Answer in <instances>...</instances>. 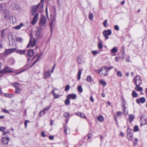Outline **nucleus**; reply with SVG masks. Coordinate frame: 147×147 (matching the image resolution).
Returning <instances> with one entry per match:
<instances>
[{
  "instance_id": "obj_20",
  "label": "nucleus",
  "mask_w": 147,
  "mask_h": 147,
  "mask_svg": "<svg viewBox=\"0 0 147 147\" xmlns=\"http://www.w3.org/2000/svg\"><path fill=\"white\" fill-rule=\"evenodd\" d=\"M34 54V51L33 50L31 49L29 50L27 53V55L30 57L32 56Z\"/></svg>"
},
{
  "instance_id": "obj_16",
  "label": "nucleus",
  "mask_w": 147,
  "mask_h": 147,
  "mask_svg": "<svg viewBox=\"0 0 147 147\" xmlns=\"http://www.w3.org/2000/svg\"><path fill=\"white\" fill-rule=\"evenodd\" d=\"M9 138H8L3 137L2 138V142L4 144H7L9 142Z\"/></svg>"
},
{
  "instance_id": "obj_6",
  "label": "nucleus",
  "mask_w": 147,
  "mask_h": 147,
  "mask_svg": "<svg viewBox=\"0 0 147 147\" xmlns=\"http://www.w3.org/2000/svg\"><path fill=\"white\" fill-rule=\"evenodd\" d=\"M32 36L31 35H30V40L29 44L27 46V48L33 47L36 45V41L34 39H32Z\"/></svg>"
},
{
  "instance_id": "obj_19",
  "label": "nucleus",
  "mask_w": 147,
  "mask_h": 147,
  "mask_svg": "<svg viewBox=\"0 0 147 147\" xmlns=\"http://www.w3.org/2000/svg\"><path fill=\"white\" fill-rule=\"evenodd\" d=\"M16 51L17 53L20 55H24L26 52V51L25 50H16Z\"/></svg>"
},
{
  "instance_id": "obj_55",
  "label": "nucleus",
  "mask_w": 147,
  "mask_h": 147,
  "mask_svg": "<svg viewBox=\"0 0 147 147\" xmlns=\"http://www.w3.org/2000/svg\"><path fill=\"white\" fill-rule=\"evenodd\" d=\"M114 29L115 30L118 31V30H119V28L118 26L115 25L114 26Z\"/></svg>"
},
{
  "instance_id": "obj_56",
  "label": "nucleus",
  "mask_w": 147,
  "mask_h": 147,
  "mask_svg": "<svg viewBox=\"0 0 147 147\" xmlns=\"http://www.w3.org/2000/svg\"><path fill=\"white\" fill-rule=\"evenodd\" d=\"M41 136L42 137H45L46 136L45 134V133L44 131H42L41 133Z\"/></svg>"
},
{
  "instance_id": "obj_43",
  "label": "nucleus",
  "mask_w": 147,
  "mask_h": 147,
  "mask_svg": "<svg viewBox=\"0 0 147 147\" xmlns=\"http://www.w3.org/2000/svg\"><path fill=\"white\" fill-rule=\"evenodd\" d=\"M64 129L65 133L67 134V125H65L64 126Z\"/></svg>"
},
{
  "instance_id": "obj_60",
  "label": "nucleus",
  "mask_w": 147,
  "mask_h": 147,
  "mask_svg": "<svg viewBox=\"0 0 147 147\" xmlns=\"http://www.w3.org/2000/svg\"><path fill=\"white\" fill-rule=\"evenodd\" d=\"M113 67H114L112 66H111L108 67H107V70L109 71V70H110L112 69L113 68Z\"/></svg>"
},
{
  "instance_id": "obj_29",
  "label": "nucleus",
  "mask_w": 147,
  "mask_h": 147,
  "mask_svg": "<svg viewBox=\"0 0 147 147\" xmlns=\"http://www.w3.org/2000/svg\"><path fill=\"white\" fill-rule=\"evenodd\" d=\"M117 51V47H115L113 48L110 51L112 53H115Z\"/></svg>"
},
{
  "instance_id": "obj_35",
  "label": "nucleus",
  "mask_w": 147,
  "mask_h": 147,
  "mask_svg": "<svg viewBox=\"0 0 147 147\" xmlns=\"http://www.w3.org/2000/svg\"><path fill=\"white\" fill-rule=\"evenodd\" d=\"M12 85L13 87H14L15 88L19 87V83H14L12 84Z\"/></svg>"
},
{
  "instance_id": "obj_46",
  "label": "nucleus",
  "mask_w": 147,
  "mask_h": 147,
  "mask_svg": "<svg viewBox=\"0 0 147 147\" xmlns=\"http://www.w3.org/2000/svg\"><path fill=\"white\" fill-rule=\"evenodd\" d=\"M45 113V112L43 110L41 111L39 113V115L40 116H42Z\"/></svg>"
},
{
  "instance_id": "obj_44",
  "label": "nucleus",
  "mask_w": 147,
  "mask_h": 147,
  "mask_svg": "<svg viewBox=\"0 0 147 147\" xmlns=\"http://www.w3.org/2000/svg\"><path fill=\"white\" fill-rule=\"evenodd\" d=\"M69 99L67 98V99L65 100V105H68L70 104V102Z\"/></svg>"
},
{
  "instance_id": "obj_25",
  "label": "nucleus",
  "mask_w": 147,
  "mask_h": 147,
  "mask_svg": "<svg viewBox=\"0 0 147 147\" xmlns=\"http://www.w3.org/2000/svg\"><path fill=\"white\" fill-rule=\"evenodd\" d=\"M136 86L135 88V89L139 92H140L142 90V88L141 87H140L139 86L140 85H136Z\"/></svg>"
},
{
  "instance_id": "obj_9",
  "label": "nucleus",
  "mask_w": 147,
  "mask_h": 147,
  "mask_svg": "<svg viewBox=\"0 0 147 147\" xmlns=\"http://www.w3.org/2000/svg\"><path fill=\"white\" fill-rule=\"evenodd\" d=\"M55 17L53 16H51V23H50L49 24V26H50L51 28V32H52V28L53 27V26L55 24Z\"/></svg>"
},
{
  "instance_id": "obj_2",
  "label": "nucleus",
  "mask_w": 147,
  "mask_h": 147,
  "mask_svg": "<svg viewBox=\"0 0 147 147\" xmlns=\"http://www.w3.org/2000/svg\"><path fill=\"white\" fill-rule=\"evenodd\" d=\"M43 4L41 3H38V4L36 5L33 6L31 11L32 15H34L37 9L39 11H41L43 9Z\"/></svg>"
},
{
  "instance_id": "obj_42",
  "label": "nucleus",
  "mask_w": 147,
  "mask_h": 147,
  "mask_svg": "<svg viewBox=\"0 0 147 147\" xmlns=\"http://www.w3.org/2000/svg\"><path fill=\"white\" fill-rule=\"evenodd\" d=\"M16 40L18 42H22L23 41V39L21 37H18L16 38Z\"/></svg>"
},
{
  "instance_id": "obj_12",
  "label": "nucleus",
  "mask_w": 147,
  "mask_h": 147,
  "mask_svg": "<svg viewBox=\"0 0 147 147\" xmlns=\"http://www.w3.org/2000/svg\"><path fill=\"white\" fill-rule=\"evenodd\" d=\"M10 7L14 10H19L20 7L19 5L18 4H16L15 3H12L10 6Z\"/></svg>"
},
{
  "instance_id": "obj_34",
  "label": "nucleus",
  "mask_w": 147,
  "mask_h": 147,
  "mask_svg": "<svg viewBox=\"0 0 147 147\" xmlns=\"http://www.w3.org/2000/svg\"><path fill=\"white\" fill-rule=\"evenodd\" d=\"M132 95L134 98H136L138 96V94L136 93L135 91H132Z\"/></svg>"
},
{
  "instance_id": "obj_3",
  "label": "nucleus",
  "mask_w": 147,
  "mask_h": 147,
  "mask_svg": "<svg viewBox=\"0 0 147 147\" xmlns=\"http://www.w3.org/2000/svg\"><path fill=\"white\" fill-rule=\"evenodd\" d=\"M46 19L44 16L42 17L40 20L39 22V27L43 29L45 27V24L46 23Z\"/></svg>"
},
{
  "instance_id": "obj_7",
  "label": "nucleus",
  "mask_w": 147,
  "mask_h": 147,
  "mask_svg": "<svg viewBox=\"0 0 147 147\" xmlns=\"http://www.w3.org/2000/svg\"><path fill=\"white\" fill-rule=\"evenodd\" d=\"M133 81L136 85H140L142 83V81L141 78L139 76H137L134 78L133 80Z\"/></svg>"
},
{
  "instance_id": "obj_51",
  "label": "nucleus",
  "mask_w": 147,
  "mask_h": 147,
  "mask_svg": "<svg viewBox=\"0 0 147 147\" xmlns=\"http://www.w3.org/2000/svg\"><path fill=\"white\" fill-rule=\"evenodd\" d=\"M5 129V128L4 127H0V131H4Z\"/></svg>"
},
{
  "instance_id": "obj_30",
  "label": "nucleus",
  "mask_w": 147,
  "mask_h": 147,
  "mask_svg": "<svg viewBox=\"0 0 147 147\" xmlns=\"http://www.w3.org/2000/svg\"><path fill=\"white\" fill-rule=\"evenodd\" d=\"M78 63L79 64H81L82 63V58L80 57H78L77 59Z\"/></svg>"
},
{
  "instance_id": "obj_28",
  "label": "nucleus",
  "mask_w": 147,
  "mask_h": 147,
  "mask_svg": "<svg viewBox=\"0 0 147 147\" xmlns=\"http://www.w3.org/2000/svg\"><path fill=\"white\" fill-rule=\"evenodd\" d=\"M82 74V71L79 70L78 74L77 79L78 80H80L81 78V75Z\"/></svg>"
},
{
  "instance_id": "obj_48",
  "label": "nucleus",
  "mask_w": 147,
  "mask_h": 147,
  "mask_svg": "<svg viewBox=\"0 0 147 147\" xmlns=\"http://www.w3.org/2000/svg\"><path fill=\"white\" fill-rule=\"evenodd\" d=\"M138 141V140L137 138H135L134 141H133V142L134 145H136Z\"/></svg>"
},
{
  "instance_id": "obj_54",
  "label": "nucleus",
  "mask_w": 147,
  "mask_h": 147,
  "mask_svg": "<svg viewBox=\"0 0 147 147\" xmlns=\"http://www.w3.org/2000/svg\"><path fill=\"white\" fill-rule=\"evenodd\" d=\"M54 96V98H59V95L57 94H54L53 95Z\"/></svg>"
},
{
  "instance_id": "obj_45",
  "label": "nucleus",
  "mask_w": 147,
  "mask_h": 147,
  "mask_svg": "<svg viewBox=\"0 0 147 147\" xmlns=\"http://www.w3.org/2000/svg\"><path fill=\"white\" fill-rule=\"evenodd\" d=\"M134 132H137L139 131V128L138 126H136L134 127Z\"/></svg>"
},
{
  "instance_id": "obj_31",
  "label": "nucleus",
  "mask_w": 147,
  "mask_h": 147,
  "mask_svg": "<svg viewBox=\"0 0 147 147\" xmlns=\"http://www.w3.org/2000/svg\"><path fill=\"white\" fill-rule=\"evenodd\" d=\"M41 56V54L38 56L37 59L32 64L31 66L30 67H31L34 65L40 59V57Z\"/></svg>"
},
{
  "instance_id": "obj_40",
  "label": "nucleus",
  "mask_w": 147,
  "mask_h": 147,
  "mask_svg": "<svg viewBox=\"0 0 147 147\" xmlns=\"http://www.w3.org/2000/svg\"><path fill=\"white\" fill-rule=\"evenodd\" d=\"M107 20H104L103 23V25L105 27H107L108 26L107 25Z\"/></svg>"
},
{
  "instance_id": "obj_37",
  "label": "nucleus",
  "mask_w": 147,
  "mask_h": 147,
  "mask_svg": "<svg viewBox=\"0 0 147 147\" xmlns=\"http://www.w3.org/2000/svg\"><path fill=\"white\" fill-rule=\"evenodd\" d=\"M77 89L79 92L81 93L83 91V89L81 86H79L78 87Z\"/></svg>"
},
{
  "instance_id": "obj_17",
  "label": "nucleus",
  "mask_w": 147,
  "mask_h": 147,
  "mask_svg": "<svg viewBox=\"0 0 147 147\" xmlns=\"http://www.w3.org/2000/svg\"><path fill=\"white\" fill-rule=\"evenodd\" d=\"M51 76V74L49 71H46L45 72L44 77L45 79H46L50 77Z\"/></svg>"
},
{
  "instance_id": "obj_58",
  "label": "nucleus",
  "mask_w": 147,
  "mask_h": 147,
  "mask_svg": "<svg viewBox=\"0 0 147 147\" xmlns=\"http://www.w3.org/2000/svg\"><path fill=\"white\" fill-rule=\"evenodd\" d=\"M9 133H10V132H9V131H6V132H3V135H5L7 134H9Z\"/></svg>"
},
{
  "instance_id": "obj_47",
  "label": "nucleus",
  "mask_w": 147,
  "mask_h": 147,
  "mask_svg": "<svg viewBox=\"0 0 147 147\" xmlns=\"http://www.w3.org/2000/svg\"><path fill=\"white\" fill-rule=\"evenodd\" d=\"M69 115V113L67 112H66L65 113L63 114V116L65 117H68Z\"/></svg>"
},
{
  "instance_id": "obj_23",
  "label": "nucleus",
  "mask_w": 147,
  "mask_h": 147,
  "mask_svg": "<svg viewBox=\"0 0 147 147\" xmlns=\"http://www.w3.org/2000/svg\"><path fill=\"white\" fill-rule=\"evenodd\" d=\"M129 121L130 123H131L134 119V116L132 114H129Z\"/></svg>"
},
{
  "instance_id": "obj_5",
  "label": "nucleus",
  "mask_w": 147,
  "mask_h": 147,
  "mask_svg": "<svg viewBox=\"0 0 147 147\" xmlns=\"http://www.w3.org/2000/svg\"><path fill=\"white\" fill-rule=\"evenodd\" d=\"M111 34L112 31L110 29L104 30L102 32V34L105 40L108 39L109 38L108 36H111Z\"/></svg>"
},
{
  "instance_id": "obj_13",
  "label": "nucleus",
  "mask_w": 147,
  "mask_h": 147,
  "mask_svg": "<svg viewBox=\"0 0 147 147\" xmlns=\"http://www.w3.org/2000/svg\"><path fill=\"white\" fill-rule=\"evenodd\" d=\"M13 71L12 69H11L9 67H5L2 71V73H5L9 72H12Z\"/></svg>"
},
{
  "instance_id": "obj_57",
  "label": "nucleus",
  "mask_w": 147,
  "mask_h": 147,
  "mask_svg": "<svg viewBox=\"0 0 147 147\" xmlns=\"http://www.w3.org/2000/svg\"><path fill=\"white\" fill-rule=\"evenodd\" d=\"M80 115V117H81L82 118H86L85 115L84 114L82 113H81Z\"/></svg>"
},
{
  "instance_id": "obj_64",
  "label": "nucleus",
  "mask_w": 147,
  "mask_h": 147,
  "mask_svg": "<svg viewBox=\"0 0 147 147\" xmlns=\"http://www.w3.org/2000/svg\"><path fill=\"white\" fill-rule=\"evenodd\" d=\"M92 136V134L90 133L88 134V138H90Z\"/></svg>"
},
{
  "instance_id": "obj_22",
  "label": "nucleus",
  "mask_w": 147,
  "mask_h": 147,
  "mask_svg": "<svg viewBox=\"0 0 147 147\" xmlns=\"http://www.w3.org/2000/svg\"><path fill=\"white\" fill-rule=\"evenodd\" d=\"M86 80L88 82L90 83L92 82L93 80L91 76H88L87 77Z\"/></svg>"
},
{
  "instance_id": "obj_33",
  "label": "nucleus",
  "mask_w": 147,
  "mask_h": 147,
  "mask_svg": "<svg viewBox=\"0 0 147 147\" xmlns=\"http://www.w3.org/2000/svg\"><path fill=\"white\" fill-rule=\"evenodd\" d=\"M4 96L6 97L9 98H11L13 97V94L7 93L4 94Z\"/></svg>"
},
{
  "instance_id": "obj_36",
  "label": "nucleus",
  "mask_w": 147,
  "mask_h": 147,
  "mask_svg": "<svg viewBox=\"0 0 147 147\" xmlns=\"http://www.w3.org/2000/svg\"><path fill=\"white\" fill-rule=\"evenodd\" d=\"M98 49H102L103 48V45L102 42H99L98 45Z\"/></svg>"
},
{
  "instance_id": "obj_27",
  "label": "nucleus",
  "mask_w": 147,
  "mask_h": 147,
  "mask_svg": "<svg viewBox=\"0 0 147 147\" xmlns=\"http://www.w3.org/2000/svg\"><path fill=\"white\" fill-rule=\"evenodd\" d=\"M93 14L91 12H90L89 13V15H88V18H89V19L90 20L92 21L93 20Z\"/></svg>"
},
{
  "instance_id": "obj_11",
  "label": "nucleus",
  "mask_w": 147,
  "mask_h": 147,
  "mask_svg": "<svg viewBox=\"0 0 147 147\" xmlns=\"http://www.w3.org/2000/svg\"><path fill=\"white\" fill-rule=\"evenodd\" d=\"M39 14L38 13H36L33 18L32 21L31 22V23L33 25H35L37 22Z\"/></svg>"
},
{
  "instance_id": "obj_52",
  "label": "nucleus",
  "mask_w": 147,
  "mask_h": 147,
  "mask_svg": "<svg viewBox=\"0 0 147 147\" xmlns=\"http://www.w3.org/2000/svg\"><path fill=\"white\" fill-rule=\"evenodd\" d=\"M116 114L117 116H120L122 115V112L120 111H117Z\"/></svg>"
},
{
  "instance_id": "obj_41",
  "label": "nucleus",
  "mask_w": 147,
  "mask_h": 147,
  "mask_svg": "<svg viewBox=\"0 0 147 147\" xmlns=\"http://www.w3.org/2000/svg\"><path fill=\"white\" fill-rule=\"evenodd\" d=\"M125 109H126V108L125 107V105H123V110L124 111L123 112L124 114L125 115H126L128 114V112L127 111H125Z\"/></svg>"
},
{
  "instance_id": "obj_53",
  "label": "nucleus",
  "mask_w": 147,
  "mask_h": 147,
  "mask_svg": "<svg viewBox=\"0 0 147 147\" xmlns=\"http://www.w3.org/2000/svg\"><path fill=\"white\" fill-rule=\"evenodd\" d=\"M29 122V121L28 120H26L25 121V122H24V124H25V128H26L27 127V124Z\"/></svg>"
},
{
  "instance_id": "obj_24",
  "label": "nucleus",
  "mask_w": 147,
  "mask_h": 147,
  "mask_svg": "<svg viewBox=\"0 0 147 147\" xmlns=\"http://www.w3.org/2000/svg\"><path fill=\"white\" fill-rule=\"evenodd\" d=\"M24 26V24L22 23H21L20 25L14 27V28L16 30H19Z\"/></svg>"
},
{
  "instance_id": "obj_18",
  "label": "nucleus",
  "mask_w": 147,
  "mask_h": 147,
  "mask_svg": "<svg viewBox=\"0 0 147 147\" xmlns=\"http://www.w3.org/2000/svg\"><path fill=\"white\" fill-rule=\"evenodd\" d=\"M76 97V95L74 94H69L68 95L67 98L68 99H75Z\"/></svg>"
},
{
  "instance_id": "obj_14",
  "label": "nucleus",
  "mask_w": 147,
  "mask_h": 147,
  "mask_svg": "<svg viewBox=\"0 0 147 147\" xmlns=\"http://www.w3.org/2000/svg\"><path fill=\"white\" fill-rule=\"evenodd\" d=\"M140 122L141 126L147 125V119H145L143 118H141L140 119Z\"/></svg>"
},
{
  "instance_id": "obj_62",
  "label": "nucleus",
  "mask_w": 147,
  "mask_h": 147,
  "mask_svg": "<svg viewBox=\"0 0 147 147\" xmlns=\"http://www.w3.org/2000/svg\"><path fill=\"white\" fill-rule=\"evenodd\" d=\"M50 106H49L47 108H45L43 110L46 112V111H48L50 108Z\"/></svg>"
},
{
  "instance_id": "obj_50",
  "label": "nucleus",
  "mask_w": 147,
  "mask_h": 147,
  "mask_svg": "<svg viewBox=\"0 0 147 147\" xmlns=\"http://www.w3.org/2000/svg\"><path fill=\"white\" fill-rule=\"evenodd\" d=\"M70 88V86L69 85H67L65 87V90L66 91H67L69 90Z\"/></svg>"
},
{
  "instance_id": "obj_1",
  "label": "nucleus",
  "mask_w": 147,
  "mask_h": 147,
  "mask_svg": "<svg viewBox=\"0 0 147 147\" xmlns=\"http://www.w3.org/2000/svg\"><path fill=\"white\" fill-rule=\"evenodd\" d=\"M94 71L101 77L105 76L108 74V71L107 70V67H102L99 69L95 70Z\"/></svg>"
},
{
  "instance_id": "obj_32",
  "label": "nucleus",
  "mask_w": 147,
  "mask_h": 147,
  "mask_svg": "<svg viewBox=\"0 0 147 147\" xmlns=\"http://www.w3.org/2000/svg\"><path fill=\"white\" fill-rule=\"evenodd\" d=\"M99 83L103 86H105L106 85V82L103 80H100L99 81Z\"/></svg>"
},
{
  "instance_id": "obj_39",
  "label": "nucleus",
  "mask_w": 147,
  "mask_h": 147,
  "mask_svg": "<svg viewBox=\"0 0 147 147\" xmlns=\"http://www.w3.org/2000/svg\"><path fill=\"white\" fill-rule=\"evenodd\" d=\"M92 53L94 55H96L98 53H100V52L98 51H93L92 52Z\"/></svg>"
},
{
  "instance_id": "obj_63",
  "label": "nucleus",
  "mask_w": 147,
  "mask_h": 147,
  "mask_svg": "<svg viewBox=\"0 0 147 147\" xmlns=\"http://www.w3.org/2000/svg\"><path fill=\"white\" fill-rule=\"evenodd\" d=\"M120 57H115V60L116 61V62H118L119 59H120Z\"/></svg>"
},
{
  "instance_id": "obj_59",
  "label": "nucleus",
  "mask_w": 147,
  "mask_h": 147,
  "mask_svg": "<svg viewBox=\"0 0 147 147\" xmlns=\"http://www.w3.org/2000/svg\"><path fill=\"white\" fill-rule=\"evenodd\" d=\"M3 111L5 113H9V112L6 109H3Z\"/></svg>"
},
{
  "instance_id": "obj_49",
  "label": "nucleus",
  "mask_w": 147,
  "mask_h": 147,
  "mask_svg": "<svg viewBox=\"0 0 147 147\" xmlns=\"http://www.w3.org/2000/svg\"><path fill=\"white\" fill-rule=\"evenodd\" d=\"M117 75L118 76L120 77L122 76V73L121 71H118L117 73Z\"/></svg>"
},
{
  "instance_id": "obj_38",
  "label": "nucleus",
  "mask_w": 147,
  "mask_h": 147,
  "mask_svg": "<svg viewBox=\"0 0 147 147\" xmlns=\"http://www.w3.org/2000/svg\"><path fill=\"white\" fill-rule=\"evenodd\" d=\"M21 90L19 88V87H18V88H16L15 92L16 93L20 94L21 92Z\"/></svg>"
},
{
  "instance_id": "obj_61",
  "label": "nucleus",
  "mask_w": 147,
  "mask_h": 147,
  "mask_svg": "<svg viewBox=\"0 0 147 147\" xmlns=\"http://www.w3.org/2000/svg\"><path fill=\"white\" fill-rule=\"evenodd\" d=\"M55 64L52 67V69L51 71V73H53V72L54 69L55 68Z\"/></svg>"
},
{
  "instance_id": "obj_10",
  "label": "nucleus",
  "mask_w": 147,
  "mask_h": 147,
  "mask_svg": "<svg viewBox=\"0 0 147 147\" xmlns=\"http://www.w3.org/2000/svg\"><path fill=\"white\" fill-rule=\"evenodd\" d=\"M16 48H12L6 49L4 53L5 55L9 54L12 53H13L16 50Z\"/></svg>"
},
{
  "instance_id": "obj_8",
  "label": "nucleus",
  "mask_w": 147,
  "mask_h": 147,
  "mask_svg": "<svg viewBox=\"0 0 147 147\" xmlns=\"http://www.w3.org/2000/svg\"><path fill=\"white\" fill-rule=\"evenodd\" d=\"M42 28H38L36 33V36L37 38H41L43 34L41 30Z\"/></svg>"
},
{
  "instance_id": "obj_15",
  "label": "nucleus",
  "mask_w": 147,
  "mask_h": 147,
  "mask_svg": "<svg viewBox=\"0 0 147 147\" xmlns=\"http://www.w3.org/2000/svg\"><path fill=\"white\" fill-rule=\"evenodd\" d=\"M136 102L138 104H143L145 102V99L144 97H142L137 99L136 100Z\"/></svg>"
},
{
  "instance_id": "obj_4",
  "label": "nucleus",
  "mask_w": 147,
  "mask_h": 147,
  "mask_svg": "<svg viewBox=\"0 0 147 147\" xmlns=\"http://www.w3.org/2000/svg\"><path fill=\"white\" fill-rule=\"evenodd\" d=\"M131 130L128 127L127 129L126 134L127 138L129 141H132L133 136V134L131 132Z\"/></svg>"
},
{
  "instance_id": "obj_21",
  "label": "nucleus",
  "mask_w": 147,
  "mask_h": 147,
  "mask_svg": "<svg viewBox=\"0 0 147 147\" xmlns=\"http://www.w3.org/2000/svg\"><path fill=\"white\" fill-rule=\"evenodd\" d=\"M6 8V5L5 4L0 3V11H4Z\"/></svg>"
},
{
  "instance_id": "obj_26",
  "label": "nucleus",
  "mask_w": 147,
  "mask_h": 147,
  "mask_svg": "<svg viewBox=\"0 0 147 147\" xmlns=\"http://www.w3.org/2000/svg\"><path fill=\"white\" fill-rule=\"evenodd\" d=\"M97 119L99 121L103 122L104 120V118L102 116H100L98 117Z\"/></svg>"
}]
</instances>
